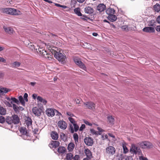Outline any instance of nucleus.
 Wrapping results in <instances>:
<instances>
[{
	"instance_id": "1",
	"label": "nucleus",
	"mask_w": 160,
	"mask_h": 160,
	"mask_svg": "<svg viewBox=\"0 0 160 160\" xmlns=\"http://www.w3.org/2000/svg\"><path fill=\"white\" fill-rule=\"evenodd\" d=\"M6 122L10 125L12 123L17 124L20 122V119L17 115L14 114L11 117H7L6 118Z\"/></svg>"
},
{
	"instance_id": "2",
	"label": "nucleus",
	"mask_w": 160,
	"mask_h": 160,
	"mask_svg": "<svg viewBox=\"0 0 160 160\" xmlns=\"http://www.w3.org/2000/svg\"><path fill=\"white\" fill-rule=\"evenodd\" d=\"M52 52L54 53V57L61 62L62 64L65 63L67 61V58L65 54L63 55L60 52H58L57 51H53Z\"/></svg>"
},
{
	"instance_id": "3",
	"label": "nucleus",
	"mask_w": 160,
	"mask_h": 160,
	"mask_svg": "<svg viewBox=\"0 0 160 160\" xmlns=\"http://www.w3.org/2000/svg\"><path fill=\"white\" fill-rule=\"evenodd\" d=\"M138 144L140 148L143 149H149L153 147L152 144L150 142L148 141L139 142L138 143Z\"/></svg>"
},
{
	"instance_id": "4",
	"label": "nucleus",
	"mask_w": 160,
	"mask_h": 160,
	"mask_svg": "<svg viewBox=\"0 0 160 160\" xmlns=\"http://www.w3.org/2000/svg\"><path fill=\"white\" fill-rule=\"evenodd\" d=\"M73 60L75 63L78 65L81 68L84 70H86V68L84 64L82 62L80 58L78 57L73 58Z\"/></svg>"
},
{
	"instance_id": "5",
	"label": "nucleus",
	"mask_w": 160,
	"mask_h": 160,
	"mask_svg": "<svg viewBox=\"0 0 160 160\" xmlns=\"http://www.w3.org/2000/svg\"><path fill=\"white\" fill-rule=\"evenodd\" d=\"M130 151L131 153H133L135 154H138V155H140L142 153L140 148L136 146L134 144L132 145Z\"/></svg>"
},
{
	"instance_id": "6",
	"label": "nucleus",
	"mask_w": 160,
	"mask_h": 160,
	"mask_svg": "<svg viewBox=\"0 0 160 160\" xmlns=\"http://www.w3.org/2000/svg\"><path fill=\"white\" fill-rule=\"evenodd\" d=\"M43 109V107H41L39 109L36 107H34L32 108V112L36 116H39L41 114Z\"/></svg>"
},
{
	"instance_id": "7",
	"label": "nucleus",
	"mask_w": 160,
	"mask_h": 160,
	"mask_svg": "<svg viewBox=\"0 0 160 160\" xmlns=\"http://www.w3.org/2000/svg\"><path fill=\"white\" fill-rule=\"evenodd\" d=\"M20 12L16 9L8 8V14L11 15H17L20 14Z\"/></svg>"
},
{
	"instance_id": "8",
	"label": "nucleus",
	"mask_w": 160,
	"mask_h": 160,
	"mask_svg": "<svg viewBox=\"0 0 160 160\" xmlns=\"http://www.w3.org/2000/svg\"><path fill=\"white\" fill-rule=\"evenodd\" d=\"M116 150L115 148L112 146H110L106 148V152L107 154L113 155L115 153Z\"/></svg>"
},
{
	"instance_id": "9",
	"label": "nucleus",
	"mask_w": 160,
	"mask_h": 160,
	"mask_svg": "<svg viewBox=\"0 0 160 160\" xmlns=\"http://www.w3.org/2000/svg\"><path fill=\"white\" fill-rule=\"evenodd\" d=\"M74 11L75 14L79 16H82L83 17H85L88 19H89L91 21H92V19H91L89 18L88 17L85 15L82 14L80 12V9L79 8H75L74 9Z\"/></svg>"
},
{
	"instance_id": "10",
	"label": "nucleus",
	"mask_w": 160,
	"mask_h": 160,
	"mask_svg": "<svg viewBox=\"0 0 160 160\" xmlns=\"http://www.w3.org/2000/svg\"><path fill=\"white\" fill-rule=\"evenodd\" d=\"M86 108L89 109L94 110L95 109V104L91 102H84Z\"/></svg>"
},
{
	"instance_id": "11",
	"label": "nucleus",
	"mask_w": 160,
	"mask_h": 160,
	"mask_svg": "<svg viewBox=\"0 0 160 160\" xmlns=\"http://www.w3.org/2000/svg\"><path fill=\"white\" fill-rule=\"evenodd\" d=\"M84 141L85 144L88 146H92L93 144V139L91 137H86Z\"/></svg>"
},
{
	"instance_id": "12",
	"label": "nucleus",
	"mask_w": 160,
	"mask_h": 160,
	"mask_svg": "<svg viewBox=\"0 0 160 160\" xmlns=\"http://www.w3.org/2000/svg\"><path fill=\"white\" fill-rule=\"evenodd\" d=\"M58 125L60 128L64 130L67 128V124L65 121L63 120H60L58 122Z\"/></svg>"
},
{
	"instance_id": "13",
	"label": "nucleus",
	"mask_w": 160,
	"mask_h": 160,
	"mask_svg": "<svg viewBox=\"0 0 160 160\" xmlns=\"http://www.w3.org/2000/svg\"><path fill=\"white\" fill-rule=\"evenodd\" d=\"M59 145L60 142L59 141L52 140L51 142L49 144V146L52 149L53 148H56L58 147Z\"/></svg>"
},
{
	"instance_id": "14",
	"label": "nucleus",
	"mask_w": 160,
	"mask_h": 160,
	"mask_svg": "<svg viewBox=\"0 0 160 160\" xmlns=\"http://www.w3.org/2000/svg\"><path fill=\"white\" fill-rule=\"evenodd\" d=\"M12 107L14 111L16 113H18L19 111H22L24 110V108L21 106L18 107L15 104H12Z\"/></svg>"
},
{
	"instance_id": "15",
	"label": "nucleus",
	"mask_w": 160,
	"mask_h": 160,
	"mask_svg": "<svg viewBox=\"0 0 160 160\" xmlns=\"http://www.w3.org/2000/svg\"><path fill=\"white\" fill-rule=\"evenodd\" d=\"M55 109L52 108H48L46 111V114L49 116L53 117L55 115Z\"/></svg>"
},
{
	"instance_id": "16",
	"label": "nucleus",
	"mask_w": 160,
	"mask_h": 160,
	"mask_svg": "<svg viewBox=\"0 0 160 160\" xmlns=\"http://www.w3.org/2000/svg\"><path fill=\"white\" fill-rule=\"evenodd\" d=\"M84 11L86 13L92 14L93 13L94 10L93 8L89 6H88L84 8Z\"/></svg>"
},
{
	"instance_id": "17",
	"label": "nucleus",
	"mask_w": 160,
	"mask_h": 160,
	"mask_svg": "<svg viewBox=\"0 0 160 160\" xmlns=\"http://www.w3.org/2000/svg\"><path fill=\"white\" fill-rule=\"evenodd\" d=\"M143 31L144 32L151 33L154 32L155 30L154 28L152 27H145L143 29Z\"/></svg>"
},
{
	"instance_id": "18",
	"label": "nucleus",
	"mask_w": 160,
	"mask_h": 160,
	"mask_svg": "<svg viewBox=\"0 0 160 160\" xmlns=\"http://www.w3.org/2000/svg\"><path fill=\"white\" fill-rule=\"evenodd\" d=\"M106 8V6L103 4H99L97 7V10L99 12H102Z\"/></svg>"
},
{
	"instance_id": "19",
	"label": "nucleus",
	"mask_w": 160,
	"mask_h": 160,
	"mask_svg": "<svg viewBox=\"0 0 160 160\" xmlns=\"http://www.w3.org/2000/svg\"><path fill=\"white\" fill-rule=\"evenodd\" d=\"M84 153L87 157L89 159H91L92 157V152L88 149L87 148L85 149L84 150Z\"/></svg>"
},
{
	"instance_id": "20",
	"label": "nucleus",
	"mask_w": 160,
	"mask_h": 160,
	"mask_svg": "<svg viewBox=\"0 0 160 160\" xmlns=\"http://www.w3.org/2000/svg\"><path fill=\"white\" fill-rule=\"evenodd\" d=\"M3 28L4 29L5 31L8 33L11 34L13 33V30L12 28L9 27H6L4 26Z\"/></svg>"
},
{
	"instance_id": "21",
	"label": "nucleus",
	"mask_w": 160,
	"mask_h": 160,
	"mask_svg": "<svg viewBox=\"0 0 160 160\" xmlns=\"http://www.w3.org/2000/svg\"><path fill=\"white\" fill-rule=\"evenodd\" d=\"M19 131L23 135H26L27 136H29L25 127H21L19 129Z\"/></svg>"
},
{
	"instance_id": "22",
	"label": "nucleus",
	"mask_w": 160,
	"mask_h": 160,
	"mask_svg": "<svg viewBox=\"0 0 160 160\" xmlns=\"http://www.w3.org/2000/svg\"><path fill=\"white\" fill-rule=\"evenodd\" d=\"M107 18L109 21L112 22L115 21L117 19L116 16L113 15V14L109 15L108 17Z\"/></svg>"
},
{
	"instance_id": "23",
	"label": "nucleus",
	"mask_w": 160,
	"mask_h": 160,
	"mask_svg": "<svg viewBox=\"0 0 160 160\" xmlns=\"http://www.w3.org/2000/svg\"><path fill=\"white\" fill-rule=\"evenodd\" d=\"M51 137L52 139L57 140L58 138V135L56 132L52 131L51 133Z\"/></svg>"
},
{
	"instance_id": "24",
	"label": "nucleus",
	"mask_w": 160,
	"mask_h": 160,
	"mask_svg": "<svg viewBox=\"0 0 160 160\" xmlns=\"http://www.w3.org/2000/svg\"><path fill=\"white\" fill-rule=\"evenodd\" d=\"M66 150V148L62 146H60L58 148L57 150V151L59 153L63 154L65 152Z\"/></svg>"
},
{
	"instance_id": "25",
	"label": "nucleus",
	"mask_w": 160,
	"mask_h": 160,
	"mask_svg": "<svg viewBox=\"0 0 160 160\" xmlns=\"http://www.w3.org/2000/svg\"><path fill=\"white\" fill-rule=\"evenodd\" d=\"M106 12V13L109 15L114 14L115 13V11L114 9L109 8L107 9Z\"/></svg>"
},
{
	"instance_id": "26",
	"label": "nucleus",
	"mask_w": 160,
	"mask_h": 160,
	"mask_svg": "<svg viewBox=\"0 0 160 160\" xmlns=\"http://www.w3.org/2000/svg\"><path fill=\"white\" fill-rule=\"evenodd\" d=\"M60 137V138L64 142L66 141L67 139L66 135L63 132L61 133Z\"/></svg>"
},
{
	"instance_id": "27",
	"label": "nucleus",
	"mask_w": 160,
	"mask_h": 160,
	"mask_svg": "<svg viewBox=\"0 0 160 160\" xmlns=\"http://www.w3.org/2000/svg\"><path fill=\"white\" fill-rule=\"evenodd\" d=\"M74 146L75 145L72 142H70L68 145V149L69 151L71 152L73 150Z\"/></svg>"
},
{
	"instance_id": "28",
	"label": "nucleus",
	"mask_w": 160,
	"mask_h": 160,
	"mask_svg": "<svg viewBox=\"0 0 160 160\" xmlns=\"http://www.w3.org/2000/svg\"><path fill=\"white\" fill-rule=\"evenodd\" d=\"M37 99L38 101L40 102L43 103L45 105H46V103L47 102V101L46 100L43 99L42 97L40 96H38L37 97Z\"/></svg>"
},
{
	"instance_id": "29",
	"label": "nucleus",
	"mask_w": 160,
	"mask_h": 160,
	"mask_svg": "<svg viewBox=\"0 0 160 160\" xmlns=\"http://www.w3.org/2000/svg\"><path fill=\"white\" fill-rule=\"evenodd\" d=\"M108 122L109 123L113 124L114 122V119L112 116L108 117Z\"/></svg>"
},
{
	"instance_id": "30",
	"label": "nucleus",
	"mask_w": 160,
	"mask_h": 160,
	"mask_svg": "<svg viewBox=\"0 0 160 160\" xmlns=\"http://www.w3.org/2000/svg\"><path fill=\"white\" fill-rule=\"evenodd\" d=\"M153 9L155 12H158L160 11V5L158 3L156 4L153 6Z\"/></svg>"
},
{
	"instance_id": "31",
	"label": "nucleus",
	"mask_w": 160,
	"mask_h": 160,
	"mask_svg": "<svg viewBox=\"0 0 160 160\" xmlns=\"http://www.w3.org/2000/svg\"><path fill=\"white\" fill-rule=\"evenodd\" d=\"M18 98L19 103H20L23 106H25V100H24L22 97V96H20L18 97Z\"/></svg>"
},
{
	"instance_id": "32",
	"label": "nucleus",
	"mask_w": 160,
	"mask_h": 160,
	"mask_svg": "<svg viewBox=\"0 0 160 160\" xmlns=\"http://www.w3.org/2000/svg\"><path fill=\"white\" fill-rule=\"evenodd\" d=\"M6 109L2 107H0V114L4 115L6 114Z\"/></svg>"
},
{
	"instance_id": "33",
	"label": "nucleus",
	"mask_w": 160,
	"mask_h": 160,
	"mask_svg": "<svg viewBox=\"0 0 160 160\" xmlns=\"http://www.w3.org/2000/svg\"><path fill=\"white\" fill-rule=\"evenodd\" d=\"M73 155L71 153H69L67 154L66 156V159L67 160H71L73 159Z\"/></svg>"
},
{
	"instance_id": "34",
	"label": "nucleus",
	"mask_w": 160,
	"mask_h": 160,
	"mask_svg": "<svg viewBox=\"0 0 160 160\" xmlns=\"http://www.w3.org/2000/svg\"><path fill=\"white\" fill-rule=\"evenodd\" d=\"M148 26H154L156 25V22L154 20L152 19L148 21Z\"/></svg>"
},
{
	"instance_id": "35",
	"label": "nucleus",
	"mask_w": 160,
	"mask_h": 160,
	"mask_svg": "<svg viewBox=\"0 0 160 160\" xmlns=\"http://www.w3.org/2000/svg\"><path fill=\"white\" fill-rule=\"evenodd\" d=\"M0 12L2 14H8V8H2L0 9Z\"/></svg>"
},
{
	"instance_id": "36",
	"label": "nucleus",
	"mask_w": 160,
	"mask_h": 160,
	"mask_svg": "<svg viewBox=\"0 0 160 160\" xmlns=\"http://www.w3.org/2000/svg\"><path fill=\"white\" fill-rule=\"evenodd\" d=\"M12 66L13 68H16L19 67L21 65V63L19 62L16 61L12 64Z\"/></svg>"
},
{
	"instance_id": "37",
	"label": "nucleus",
	"mask_w": 160,
	"mask_h": 160,
	"mask_svg": "<svg viewBox=\"0 0 160 160\" xmlns=\"http://www.w3.org/2000/svg\"><path fill=\"white\" fill-rule=\"evenodd\" d=\"M53 51H55L53 49H51L50 51V52H51L50 53L48 52V54L47 55V56L49 55L50 56H47V58H48L49 60L52 59V58L51 57L52 56L53 54L54 55V53L52 52H53Z\"/></svg>"
},
{
	"instance_id": "38",
	"label": "nucleus",
	"mask_w": 160,
	"mask_h": 160,
	"mask_svg": "<svg viewBox=\"0 0 160 160\" xmlns=\"http://www.w3.org/2000/svg\"><path fill=\"white\" fill-rule=\"evenodd\" d=\"M73 138L75 142H78V135L77 133H75L73 135Z\"/></svg>"
},
{
	"instance_id": "39",
	"label": "nucleus",
	"mask_w": 160,
	"mask_h": 160,
	"mask_svg": "<svg viewBox=\"0 0 160 160\" xmlns=\"http://www.w3.org/2000/svg\"><path fill=\"white\" fill-rule=\"evenodd\" d=\"M12 101H13V102L16 103L18 105L19 104V100L14 97H11V99Z\"/></svg>"
},
{
	"instance_id": "40",
	"label": "nucleus",
	"mask_w": 160,
	"mask_h": 160,
	"mask_svg": "<svg viewBox=\"0 0 160 160\" xmlns=\"http://www.w3.org/2000/svg\"><path fill=\"white\" fill-rule=\"evenodd\" d=\"M26 123L28 125H32V120L31 118L29 117L27 118V120H26Z\"/></svg>"
},
{
	"instance_id": "41",
	"label": "nucleus",
	"mask_w": 160,
	"mask_h": 160,
	"mask_svg": "<svg viewBox=\"0 0 160 160\" xmlns=\"http://www.w3.org/2000/svg\"><path fill=\"white\" fill-rule=\"evenodd\" d=\"M6 118L5 119V118L2 116H0V123H3L6 122Z\"/></svg>"
},
{
	"instance_id": "42",
	"label": "nucleus",
	"mask_w": 160,
	"mask_h": 160,
	"mask_svg": "<svg viewBox=\"0 0 160 160\" xmlns=\"http://www.w3.org/2000/svg\"><path fill=\"white\" fill-rule=\"evenodd\" d=\"M122 147L124 153H127L128 151V149L126 147V146L125 144H123Z\"/></svg>"
},
{
	"instance_id": "43",
	"label": "nucleus",
	"mask_w": 160,
	"mask_h": 160,
	"mask_svg": "<svg viewBox=\"0 0 160 160\" xmlns=\"http://www.w3.org/2000/svg\"><path fill=\"white\" fill-rule=\"evenodd\" d=\"M121 28L124 31L127 32L129 30L128 26L127 25L122 26L121 27Z\"/></svg>"
},
{
	"instance_id": "44",
	"label": "nucleus",
	"mask_w": 160,
	"mask_h": 160,
	"mask_svg": "<svg viewBox=\"0 0 160 160\" xmlns=\"http://www.w3.org/2000/svg\"><path fill=\"white\" fill-rule=\"evenodd\" d=\"M30 46L32 47V49H34L38 53V46H37L36 47L34 45L32 44H31Z\"/></svg>"
},
{
	"instance_id": "45",
	"label": "nucleus",
	"mask_w": 160,
	"mask_h": 160,
	"mask_svg": "<svg viewBox=\"0 0 160 160\" xmlns=\"http://www.w3.org/2000/svg\"><path fill=\"white\" fill-rule=\"evenodd\" d=\"M74 127V131L75 132H77L79 129V126L76 123H75L73 124Z\"/></svg>"
},
{
	"instance_id": "46",
	"label": "nucleus",
	"mask_w": 160,
	"mask_h": 160,
	"mask_svg": "<svg viewBox=\"0 0 160 160\" xmlns=\"http://www.w3.org/2000/svg\"><path fill=\"white\" fill-rule=\"evenodd\" d=\"M2 89L3 90V94L4 93H6L10 91V89H7L6 88H3Z\"/></svg>"
},
{
	"instance_id": "47",
	"label": "nucleus",
	"mask_w": 160,
	"mask_h": 160,
	"mask_svg": "<svg viewBox=\"0 0 160 160\" xmlns=\"http://www.w3.org/2000/svg\"><path fill=\"white\" fill-rule=\"evenodd\" d=\"M68 119L70 122L73 124L75 123V121L73 118L71 117H69L68 118Z\"/></svg>"
},
{
	"instance_id": "48",
	"label": "nucleus",
	"mask_w": 160,
	"mask_h": 160,
	"mask_svg": "<svg viewBox=\"0 0 160 160\" xmlns=\"http://www.w3.org/2000/svg\"><path fill=\"white\" fill-rule=\"evenodd\" d=\"M48 54V52L45 50L43 51V52H42V53L41 54V55H42L44 57L46 58H47V57L46 56H47Z\"/></svg>"
},
{
	"instance_id": "49",
	"label": "nucleus",
	"mask_w": 160,
	"mask_h": 160,
	"mask_svg": "<svg viewBox=\"0 0 160 160\" xmlns=\"http://www.w3.org/2000/svg\"><path fill=\"white\" fill-rule=\"evenodd\" d=\"M28 94L27 93H25L24 94L23 96V99L26 102H28Z\"/></svg>"
},
{
	"instance_id": "50",
	"label": "nucleus",
	"mask_w": 160,
	"mask_h": 160,
	"mask_svg": "<svg viewBox=\"0 0 160 160\" xmlns=\"http://www.w3.org/2000/svg\"><path fill=\"white\" fill-rule=\"evenodd\" d=\"M4 103L7 106H8L9 107H12V104L10 103L9 102H8L6 101H5L4 102Z\"/></svg>"
},
{
	"instance_id": "51",
	"label": "nucleus",
	"mask_w": 160,
	"mask_h": 160,
	"mask_svg": "<svg viewBox=\"0 0 160 160\" xmlns=\"http://www.w3.org/2000/svg\"><path fill=\"white\" fill-rule=\"evenodd\" d=\"M44 50V49H43L42 48H41L39 47V48H38V51H39V52H38V53H39L40 55H41L42 52H43Z\"/></svg>"
},
{
	"instance_id": "52",
	"label": "nucleus",
	"mask_w": 160,
	"mask_h": 160,
	"mask_svg": "<svg viewBox=\"0 0 160 160\" xmlns=\"http://www.w3.org/2000/svg\"><path fill=\"white\" fill-rule=\"evenodd\" d=\"M69 129L70 130L71 132L73 133L74 132V130L73 128V126L71 124L69 125Z\"/></svg>"
},
{
	"instance_id": "53",
	"label": "nucleus",
	"mask_w": 160,
	"mask_h": 160,
	"mask_svg": "<svg viewBox=\"0 0 160 160\" xmlns=\"http://www.w3.org/2000/svg\"><path fill=\"white\" fill-rule=\"evenodd\" d=\"M73 160H80L79 156L78 155H76L74 157H73Z\"/></svg>"
},
{
	"instance_id": "54",
	"label": "nucleus",
	"mask_w": 160,
	"mask_h": 160,
	"mask_svg": "<svg viewBox=\"0 0 160 160\" xmlns=\"http://www.w3.org/2000/svg\"><path fill=\"white\" fill-rule=\"evenodd\" d=\"M85 128V125L84 124H82L81 126L79 128V130L80 131H82Z\"/></svg>"
},
{
	"instance_id": "55",
	"label": "nucleus",
	"mask_w": 160,
	"mask_h": 160,
	"mask_svg": "<svg viewBox=\"0 0 160 160\" xmlns=\"http://www.w3.org/2000/svg\"><path fill=\"white\" fill-rule=\"evenodd\" d=\"M90 133H92V135H95L96 134V131H95L93 129H90Z\"/></svg>"
},
{
	"instance_id": "56",
	"label": "nucleus",
	"mask_w": 160,
	"mask_h": 160,
	"mask_svg": "<svg viewBox=\"0 0 160 160\" xmlns=\"http://www.w3.org/2000/svg\"><path fill=\"white\" fill-rule=\"evenodd\" d=\"M139 160H148L147 158L142 156L139 157Z\"/></svg>"
},
{
	"instance_id": "57",
	"label": "nucleus",
	"mask_w": 160,
	"mask_h": 160,
	"mask_svg": "<svg viewBox=\"0 0 160 160\" xmlns=\"http://www.w3.org/2000/svg\"><path fill=\"white\" fill-rule=\"evenodd\" d=\"M84 123L86 125H88L89 126H91L92 125V124L91 123H90L89 122L86 120L84 121Z\"/></svg>"
},
{
	"instance_id": "58",
	"label": "nucleus",
	"mask_w": 160,
	"mask_h": 160,
	"mask_svg": "<svg viewBox=\"0 0 160 160\" xmlns=\"http://www.w3.org/2000/svg\"><path fill=\"white\" fill-rule=\"evenodd\" d=\"M77 3V2L76 0H71V5H73L74 6Z\"/></svg>"
},
{
	"instance_id": "59",
	"label": "nucleus",
	"mask_w": 160,
	"mask_h": 160,
	"mask_svg": "<svg viewBox=\"0 0 160 160\" xmlns=\"http://www.w3.org/2000/svg\"><path fill=\"white\" fill-rule=\"evenodd\" d=\"M0 62L5 63L6 62V60L3 58L0 57Z\"/></svg>"
},
{
	"instance_id": "60",
	"label": "nucleus",
	"mask_w": 160,
	"mask_h": 160,
	"mask_svg": "<svg viewBox=\"0 0 160 160\" xmlns=\"http://www.w3.org/2000/svg\"><path fill=\"white\" fill-rule=\"evenodd\" d=\"M67 115H68V116H69L70 117H73L74 116V115L73 114H72V113L71 112H67Z\"/></svg>"
},
{
	"instance_id": "61",
	"label": "nucleus",
	"mask_w": 160,
	"mask_h": 160,
	"mask_svg": "<svg viewBox=\"0 0 160 160\" xmlns=\"http://www.w3.org/2000/svg\"><path fill=\"white\" fill-rule=\"evenodd\" d=\"M156 30L158 32L160 31V25L157 26L156 28Z\"/></svg>"
},
{
	"instance_id": "62",
	"label": "nucleus",
	"mask_w": 160,
	"mask_h": 160,
	"mask_svg": "<svg viewBox=\"0 0 160 160\" xmlns=\"http://www.w3.org/2000/svg\"><path fill=\"white\" fill-rule=\"evenodd\" d=\"M157 21L158 23L160 24V15L157 18Z\"/></svg>"
},
{
	"instance_id": "63",
	"label": "nucleus",
	"mask_w": 160,
	"mask_h": 160,
	"mask_svg": "<svg viewBox=\"0 0 160 160\" xmlns=\"http://www.w3.org/2000/svg\"><path fill=\"white\" fill-rule=\"evenodd\" d=\"M97 129L100 132H102L104 131V130H103L101 128H99V127H98L97 128Z\"/></svg>"
},
{
	"instance_id": "64",
	"label": "nucleus",
	"mask_w": 160,
	"mask_h": 160,
	"mask_svg": "<svg viewBox=\"0 0 160 160\" xmlns=\"http://www.w3.org/2000/svg\"><path fill=\"white\" fill-rule=\"evenodd\" d=\"M37 95L36 94H33L32 95V98L34 99H35L37 98Z\"/></svg>"
}]
</instances>
